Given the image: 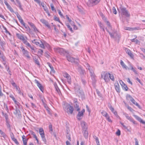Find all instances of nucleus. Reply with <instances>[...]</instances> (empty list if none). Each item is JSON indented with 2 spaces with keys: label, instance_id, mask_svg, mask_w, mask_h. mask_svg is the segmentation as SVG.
I'll return each instance as SVG.
<instances>
[{
  "label": "nucleus",
  "instance_id": "nucleus-1",
  "mask_svg": "<svg viewBox=\"0 0 145 145\" xmlns=\"http://www.w3.org/2000/svg\"><path fill=\"white\" fill-rule=\"evenodd\" d=\"M104 21L108 27V29L106 28L105 29L109 33L111 38L116 39H119L120 37V35L117 33V31L114 29L112 28L109 22L106 19Z\"/></svg>",
  "mask_w": 145,
  "mask_h": 145
},
{
  "label": "nucleus",
  "instance_id": "nucleus-2",
  "mask_svg": "<svg viewBox=\"0 0 145 145\" xmlns=\"http://www.w3.org/2000/svg\"><path fill=\"white\" fill-rule=\"evenodd\" d=\"M63 107L65 111L68 114H72L74 110L73 107L69 104L65 103L63 105Z\"/></svg>",
  "mask_w": 145,
  "mask_h": 145
},
{
  "label": "nucleus",
  "instance_id": "nucleus-3",
  "mask_svg": "<svg viewBox=\"0 0 145 145\" xmlns=\"http://www.w3.org/2000/svg\"><path fill=\"white\" fill-rule=\"evenodd\" d=\"M85 66L86 69L89 70L92 79L94 80H95V76L93 71L94 68L90 66L88 63L86 64Z\"/></svg>",
  "mask_w": 145,
  "mask_h": 145
},
{
  "label": "nucleus",
  "instance_id": "nucleus-4",
  "mask_svg": "<svg viewBox=\"0 0 145 145\" xmlns=\"http://www.w3.org/2000/svg\"><path fill=\"white\" fill-rule=\"evenodd\" d=\"M74 89L76 93L79 96L82 97L84 93L83 91L80 89V87L78 84H75Z\"/></svg>",
  "mask_w": 145,
  "mask_h": 145
},
{
  "label": "nucleus",
  "instance_id": "nucleus-5",
  "mask_svg": "<svg viewBox=\"0 0 145 145\" xmlns=\"http://www.w3.org/2000/svg\"><path fill=\"white\" fill-rule=\"evenodd\" d=\"M54 50L56 53H59L61 55L63 56H66L68 54L67 51H65L64 49L62 48H54Z\"/></svg>",
  "mask_w": 145,
  "mask_h": 145
},
{
  "label": "nucleus",
  "instance_id": "nucleus-6",
  "mask_svg": "<svg viewBox=\"0 0 145 145\" xmlns=\"http://www.w3.org/2000/svg\"><path fill=\"white\" fill-rule=\"evenodd\" d=\"M101 77L103 78L106 82H108L110 81L109 77V73L103 72L101 74Z\"/></svg>",
  "mask_w": 145,
  "mask_h": 145
},
{
  "label": "nucleus",
  "instance_id": "nucleus-7",
  "mask_svg": "<svg viewBox=\"0 0 145 145\" xmlns=\"http://www.w3.org/2000/svg\"><path fill=\"white\" fill-rule=\"evenodd\" d=\"M22 40V41L23 43L26 45L27 47L30 48L31 49L32 53H34L35 52V50L34 48L28 42L25 37Z\"/></svg>",
  "mask_w": 145,
  "mask_h": 145
},
{
  "label": "nucleus",
  "instance_id": "nucleus-8",
  "mask_svg": "<svg viewBox=\"0 0 145 145\" xmlns=\"http://www.w3.org/2000/svg\"><path fill=\"white\" fill-rule=\"evenodd\" d=\"M22 52L23 53V54L24 56L26 57L27 59H29L30 58V57L29 55V52L26 50H25L24 47H21L20 48Z\"/></svg>",
  "mask_w": 145,
  "mask_h": 145
},
{
  "label": "nucleus",
  "instance_id": "nucleus-9",
  "mask_svg": "<svg viewBox=\"0 0 145 145\" xmlns=\"http://www.w3.org/2000/svg\"><path fill=\"white\" fill-rule=\"evenodd\" d=\"M39 41L40 42L39 46L40 48L43 49H45V47H46L47 48H49V47L50 46L49 44L44 41L43 40L42 41L41 40H39Z\"/></svg>",
  "mask_w": 145,
  "mask_h": 145
},
{
  "label": "nucleus",
  "instance_id": "nucleus-10",
  "mask_svg": "<svg viewBox=\"0 0 145 145\" xmlns=\"http://www.w3.org/2000/svg\"><path fill=\"white\" fill-rule=\"evenodd\" d=\"M120 10L121 12V14L122 15L125 16L127 17H129L130 16V14L128 13L127 11L126 8L122 7H120Z\"/></svg>",
  "mask_w": 145,
  "mask_h": 145
},
{
  "label": "nucleus",
  "instance_id": "nucleus-11",
  "mask_svg": "<svg viewBox=\"0 0 145 145\" xmlns=\"http://www.w3.org/2000/svg\"><path fill=\"white\" fill-rule=\"evenodd\" d=\"M66 57L67 60L71 62V63H74L76 64H77L78 63V60L77 58H74L73 57L68 56L67 54L66 55Z\"/></svg>",
  "mask_w": 145,
  "mask_h": 145
},
{
  "label": "nucleus",
  "instance_id": "nucleus-12",
  "mask_svg": "<svg viewBox=\"0 0 145 145\" xmlns=\"http://www.w3.org/2000/svg\"><path fill=\"white\" fill-rule=\"evenodd\" d=\"M100 1V0H89L87 4L89 6H91L97 4Z\"/></svg>",
  "mask_w": 145,
  "mask_h": 145
},
{
  "label": "nucleus",
  "instance_id": "nucleus-13",
  "mask_svg": "<svg viewBox=\"0 0 145 145\" xmlns=\"http://www.w3.org/2000/svg\"><path fill=\"white\" fill-rule=\"evenodd\" d=\"M74 107L75 110L77 111H79L80 108L79 107V103L76 99H74L73 100Z\"/></svg>",
  "mask_w": 145,
  "mask_h": 145
},
{
  "label": "nucleus",
  "instance_id": "nucleus-14",
  "mask_svg": "<svg viewBox=\"0 0 145 145\" xmlns=\"http://www.w3.org/2000/svg\"><path fill=\"white\" fill-rule=\"evenodd\" d=\"M123 114L125 116V117L127 120L132 122L134 124H136L135 121L133 119L131 116H129L128 114L126 113H124Z\"/></svg>",
  "mask_w": 145,
  "mask_h": 145
},
{
  "label": "nucleus",
  "instance_id": "nucleus-15",
  "mask_svg": "<svg viewBox=\"0 0 145 145\" xmlns=\"http://www.w3.org/2000/svg\"><path fill=\"white\" fill-rule=\"evenodd\" d=\"M102 115L105 117L106 118V119L109 122H112V120L110 118V117L108 114L105 111H103L101 112Z\"/></svg>",
  "mask_w": 145,
  "mask_h": 145
},
{
  "label": "nucleus",
  "instance_id": "nucleus-16",
  "mask_svg": "<svg viewBox=\"0 0 145 145\" xmlns=\"http://www.w3.org/2000/svg\"><path fill=\"white\" fill-rule=\"evenodd\" d=\"M63 75L64 77L66 78L67 80V82L69 84H71V78L70 76L67 72L63 73Z\"/></svg>",
  "mask_w": 145,
  "mask_h": 145
},
{
  "label": "nucleus",
  "instance_id": "nucleus-17",
  "mask_svg": "<svg viewBox=\"0 0 145 145\" xmlns=\"http://www.w3.org/2000/svg\"><path fill=\"white\" fill-rule=\"evenodd\" d=\"M127 97L130 98L131 101L135 105L137 106L138 107L140 108V106L138 103L136 102L135 100L130 95H128Z\"/></svg>",
  "mask_w": 145,
  "mask_h": 145
},
{
  "label": "nucleus",
  "instance_id": "nucleus-18",
  "mask_svg": "<svg viewBox=\"0 0 145 145\" xmlns=\"http://www.w3.org/2000/svg\"><path fill=\"white\" fill-rule=\"evenodd\" d=\"M35 83L37 84V86L40 89V91L42 92H43L44 89L43 86L36 79H35Z\"/></svg>",
  "mask_w": 145,
  "mask_h": 145
},
{
  "label": "nucleus",
  "instance_id": "nucleus-19",
  "mask_svg": "<svg viewBox=\"0 0 145 145\" xmlns=\"http://www.w3.org/2000/svg\"><path fill=\"white\" fill-rule=\"evenodd\" d=\"M78 111L79 112L77 114V118L78 120H80L82 119L81 117L83 116L84 113L85 112V110L84 109H83L81 111Z\"/></svg>",
  "mask_w": 145,
  "mask_h": 145
},
{
  "label": "nucleus",
  "instance_id": "nucleus-20",
  "mask_svg": "<svg viewBox=\"0 0 145 145\" xmlns=\"http://www.w3.org/2000/svg\"><path fill=\"white\" fill-rule=\"evenodd\" d=\"M40 21L45 26L47 27L48 28L51 29V26L49 24L48 22L44 19H42L40 20Z\"/></svg>",
  "mask_w": 145,
  "mask_h": 145
},
{
  "label": "nucleus",
  "instance_id": "nucleus-21",
  "mask_svg": "<svg viewBox=\"0 0 145 145\" xmlns=\"http://www.w3.org/2000/svg\"><path fill=\"white\" fill-rule=\"evenodd\" d=\"M28 23L30 26L33 29L34 31L36 33H37L39 32L38 29L33 24L30 22H29Z\"/></svg>",
  "mask_w": 145,
  "mask_h": 145
},
{
  "label": "nucleus",
  "instance_id": "nucleus-22",
  "mask_svg": "<svg viewBox=\"0 0 145 145\" xmlns=\"http://www.w3.org/2000/svg\"><path fill=\"white\" fill-rule=\"evenodd\" d=\"M125 50L126 53L131 58H133L134 57V55L132 53L131 51L128 48H126L125 49Z\"/></svg>",
  "mask_w": 145,
  "mask_h": 145
},
{
  "label": "nucleus",
  "instance_id": "nucleus-23",
  "mask_svg": "<svg viewBox=\"0 0 145 145\" xmlns=\"http://www.w3.org/2000/svg\"><path fill=\"white\" fill-rule=\"evenodd\" d=\"M120 83L122 86L123 89H124L125 91H127L128 90V88L127 85L121 80L120 82Z\"/></svg>",
  "mask_w": 145,
  "mask_h": 145
},
{
  "label": "nucleus",
  "instance_id": "nucleus-24",
  "mask_svg": "<svg viewBox=\"0 0 145 145\" xmlns=\"http://www.w3.org/2000/svg\"><path fill=\"white\" fill-rule=\"evenodd\" d=\"M124 29L125 30L132 31L135 30H138V28L137 27L131 28L128 27H125Z\"/></svg>",
  "mask_w": 145,
  "mask_h": 145
},
{
  "label": "nucleus",
  "instance_id": "nucleus-25",
  "mask_svg": "<svg viewBox=\"0 0 145 145\" xmlns=\"http://www.w3.org/2000/svg\"><path fill=\"white\" fill-rule=\"evenodd\" d=\"M120 65L122 66L123 68L125 69L126 70L129 69L128 67L121 60L120 61Z\"/></svg>",
  "mask_w": 145,
  "mask_h": 145
},
{
  "label": "nucleus",
  "instance_id": "nucleus-26",
  "mask_svg": "<svg viewBox=\"0 0 145 145\" xmlns=\"http://www.w3.org/2000/svg\"><path fill=\"white\" fill-rule=\"evenodd\" d=\"M115 89L118 92H120V86L118 83H116L115 84Z\"/></svg>",
  "mask_w": 145,
  "mask_h": 145
},
{
  "label": "nucleus",
  "instance_id": "nucleus-27",
  "mask_svg": "<svg viewBox=\"0 0 145 145\" xmlns=\"http://www.w3.org/2000/svg\"><path fill=\"white\" fill-rule=\"evenodd\" d=\"M16 36L19 39L22 40L24 38L23 34H20L18 33L16 34Z\"/></svg>",
  "mask_w": 145,
  "mask_h": 145
},
{
  "label": "nucleus",
  "instance_id": "nucleus-28",
  "mask_svg": "<svg viewBox=\"0 0 145 145\" xmlns=\"http://www.w3.org/2000/svg\"><path fill=\"white\" fill-rule=\"evenodd\" d=\"M83 131L84 132V136L86 138L88 137V132L87 131L86 129L85 128H84V129H83Z\"/></svg>",
  "mask_w": 145,
  "mask_h": 145
},
{
  "label": "nucleus",
  "instance_id": "nucleus-29",
  "mask_svg": "<svg viewBox=\"0 0 145 145\" xmlns=\"http://www.w3.org/2000/svg\"><path fill=\"white\" fill-rule=\"evenodd\" d=\"M39 133L41 137L45 136L44 130L42 128H40L39 129Z\"/></svg>",
  "mask_w": 145,
  "mask_h": 145
},
{
  "label": "nucleus",
  "instance_id": "nucleus-30",
  "mask_svg": "<svg viewBox=\"0 0 145 145\" xmlns=\"http://www.w3.org/2000/svg\"><path fill=\"white\" fill-rule=\"evenodd\" d=\"M133 116L136 119L138 120L141 123H142L143 121L140 117H139L137 115H134Z\"/></svg>",
  "mask_w": 145,
  "mask_h": 145
},
{
  "label": "nucleus",
  "instance_id": "nucleus-31",
  "mask_svg": "<svg viewBox=\"0 0 145 145\" xmlns=\"http://www.w3.org/2000/svg\"><path fill=\"white\" fill-rule=\"evenodd\" d=\"M22 140L24 145H27V140L25 138V136L23 135L22 136Z\"/></svg>",
  "mask_w": 145,
  "mask_h": 145
},
{
  "label": "nucleus",
  "instance_id": "nucleus-32",
  "mask_svg": "<svg viewBox=\"0 0 145 145\" xmlns=\"http://www.w3.org/2000/svg\"><path fill=\"white\" fill-rule=\"evenodd\" d=\"M78 70L79 72L81 74H83L84 72V70L83 69L81 66H78Z\"/></svg>",
  "mask_w": 145,
  "mask_h": 145
},
{
  "label": "nucleus",
  "instance_id": "nucleus-33",
  "mask_svg": "<svg viewBox=\"0 0 145 145\" xmlns=\"http://www.w3.org/2000/svg\"><path fill=\"white\" fill-rule=\"evenodd\" d=\"M41 6L44 9V10L46 12H48V8H47L46 6L44 4V3H41Z\"/></svg>",
  "mask_w": 145,
  "mask_h": 145
},
{
  "label": "nucleus",
  "instance_id": "nucleus-34",
  "mask_svg": "<svg viewBox=\"0 0 145 145\" xmlns=\"http://www.w3.org/2000/svg\"><path fill=\"white\" fill-rule=\"evenodd\" d=\"M109 77L112 81H114L115 79L113 74L109 73Z\"/></svg>",
  "mask_w": 145,
  "mask_h": 145
},
{
  "label": "nucleus",
  "instance_id": "nucleus-35",
  "mask_svg": "<svg viewBox=\"0 0 145 145\" xmlns=\"http://www.w3.org/2000/svg\"><path fill=\"white\" fill-rule=\"evenodd\" d=\"M31 42L33 44L36 45L37 46H39V45L40 41H38L36 39H34L31 40Z\"/></svg>",
  "mask_w": 145,
  "mask_h": 145
},
{
  "label": "nucleus",
  "instance_id": "nucleus-36",
  "mask_svg": "<svg viewBox=\"0 0 145 145\" xmlns=\"http://www.w3.org/2000/svg\"><path fill=\"white\" fill-rule=\"evenodd\" d=\"M16 0V5L18 7H19V8H20L21 10H22V6L21 4L20 3L19 1H18V0Z\"/></svg>",
  "mask_w": 145,
  "mask_h": 145
},
{
  "label": "nucleus",
  "instance_id": "nucleus-37",
  "mask_svg": "<svg viewBox=\"0 0 145 145\" xmlns=\"http://www.w3.org/2000/svg\"><path fill=\"white\" fill-rule=\"evenodd\" d=\"M33 59L34 60L35 63L38 65H40V63L39 60L36 56L33 57Z\"/></svg>",
  "mask_w": 145,
  "mask_h": 145
},
{
  "label": "nucleus",
  "instance_id": "nucleus-38",
  "mask_svg": "<svg viewBox=\"0 0 145 145\" xmlns=\"http://www.w3.org/2000/svg\"><path fill=\"white\" fill-rule=\"evenodd\" d=\"M81 125L83 129H84V128H85L86 129V123L84 121H81Z\"/></svg>",
  "mask_w": 145,
  "mask_h": 145
},
{
  "label": "nucleus",
  "instance_id": "nucleus-39",
  "mask_svg": "<svg viewBox=\"0 0 145 145\" xmlns=\"http://www.w3.org/2000/svg\"><path fill=\"white\" fill-rule=\"evenodd\" d=\"M129 66L130 69H131L132 71H133L135 73V74H137L138 73L137 71L136 70H135V69H134L133 68V66L131 64H130Z\"/></svg>",
  "mask_w": 145,
  "mask_h": 145
},
{
  "label": "nucleus",
  "instance_id": "nucleus-40",
  "mask_svg": "<svg viewBox=\"0 0 145 145\" xmlns=\"http://www.w3.org/2000/svg\"><path fill=\"white\" fill-rule=\"evenodd\" d=\"M98 25L101 29L103 27H105V26L100 21H98Z\"/></svg>",
  "mask_w": 145,
  "mask_h": 145
},
{
  "label": "nucleus",
  "instance_id": "nucleus-41",
  "mask_svg": "<svg viewBox=\"0 0 145 145\" xmlns=\"http://www.w3.org/2000/svg\"><path fill=\"white\" fill-rule=\"evenodd\" d=\"M55 89H56V91L57 92L58 94L59 95H60L61 94V93L60 90L59 89V88H58V86H57V85H55Z\"/></svg>",
  "mask_w": 145,
  "mask_h": 145
},
{
  "label": "nucleus",
  "instance_id": "nucleus-42",
  "mask_svg": "<svg viewBox=\"0 0 145 145\" xmlns=\"http://www.w3.org/2000/svg\"><path fill=\"white\" fill-rule=\"evenodd\" d=\"M0 134L1 136L4 138H5L7 137L5 133L1 130H0Z\"/></svg>",
  "mask_w": 145,
  "mask_h": 145
},
{
  "label": "nucleus",
  "instance_id": "nucleus-43",
  "mask_svg": "<svg viewBox=\"0 0 145 145\" xmlns=\"http://www.w3.org/2000/svg\"><path fill=\"white\" fill-rule=\"evenodd\" d=\"M17 17L20 23L22 24H24V22L23 20L22 19L21 17L20 16H18Z\"/></svg>",
  "mask_w": 145,
  "mask_h": 145
},
{
  "label": "nucleus",
  "instance_id": "nucleus-44",
  "mask_svg": "<svg viewBox=\"0 0 145 145\" xmlns=\"http://www.w3.org/2000/svg\"><path fill=\"white\" fill-rule=\"evenodd\" d=\"M38 53L39 55L40 56L42 55L43 53V51L41 49H39L38 50Z\"/></svg>",
  "mask_w": 145,
  "mask_h": 145
},
{
  "label": "nucleus",
  "instance_id": "nucleus-45",
  "mask_svg": "<svg viewBox=\"0 0 145 145\" xmlns=\"http://www.w3.org/2000/svg\"><path fill=\"white\" fill-rule=\"evenodd\" d=\"M66 17L67 18V19L68 20L69 22L71 24H73L74 23V22H73L69 18V17L67 15H66Z\"/></svg>",
  "mask_w": 145,
  "mask_h": 145
},
{
  "label": "nucleus",
  "instance_id": "nucleus-46",
  "mask_svg": "<svg viewBox=\"0 0 145 145\" xmlns=\"http://www.w3.org/2000/svg\"><path fill=\"white\" fill-rule=\"evenodd\" d=\"M9 97L10 98H11L12 99V100L14 102L16 101V100L15 99V98L14 97V96L12 95V94H10V95H9Z\"/></svg>",
  "mask_w": 145,
  "mask_h": 145
},
{
  "label": "nucleus",
  "instance_id": "nucleus-47",
  "mask_svg": "<svg viewBox=\"0 0 145 145\" xmlns=\"http://www.w3.org/2000/svg\"><path fill=\"white\" fill-rule=\"evenodd\" d=\"M54 20H55L58 22L60 23H61L62 24V23L60 22L59 18L57 17H56V16H54Z\"/></svg>",
  "mask_w": 145,
  "mask_h": 145
},
{
  "label": "nucleus",
  "instance_id": "nucleus-48",
  "mask_svg": "<svg viewBox=\"0 0 145 145\" xmlns=\"http://www.w3.org/2000/svg\"><path fill=\"white\" fill-rule=\"evenodd\" d=\"M16 108H19L20 103L17 101L14 102Z\"/></svg>",
  "mask_w": 145,
  "mask_h": 145
},
{
  "label": "nucleus",
  "instance_id": "nucleus-49",
  "mask_svg": "<svg viewBox=\"0 0 145 145\" xmlns=\"http://www.w3.org/2000/svg\"><path fill=\"white\" fill-rule=\"evenodd\" d=\"M0 58L2 59L3 61H5V58L3 56V54L1 52H0Z\"/></svg>",
  "mask_w": 145,
  "mask_h": 145
},
{
  "label": "nucleus",
  "instance_id": "nucleus-50",
  "mask_svg": "<svg viewBox=\"0 0 145 145\" xmlns=\"http://www.w3.org/2000/svg\"><path fill=\"white\" fill-rule=\"evenodd\" d=\"M50 6L51 7V10L52 11H56V10L54 7V5L52 3L50 5Z\"/></svg>",
  "mask_w": 145,
  "mask_h": 145
},
{
  "label": "nucleus",
  "instance_id": "nucleus-51",
  "mask_svg": "<svg viewBox=\"0 0 145 145\" xmlns=\"http://www.w3.org/2000/svg\"><path fill=\"white\" fill-rule=\"evenodd\" d=\"M15 88H16V91H17L20 94L21 93V91H20V88H19L17 86L16 87H15Z\"/></svg>",
  "mask_w": 145,
  "mask_h": 145
},
{
  "label": "nucleus",
  "instance_id": "nucleus-52",
  "mask_svg": "<svg viewBox=\"0 0 145 145\" xmlns=\"http://www.w3.org/2000/svg\"><path fill=\"white\" fill-rule=\"evenodd\" d=\"M112 10L113 13L115 14H116L117 13V12L114 7H113Z\"/></svg>",
  "mask_w": 145,
  "mask_h": 145
},
{
  "label": "nucleus",
  "instance_id": "nucleus-53",
  "mask_svg": "<svg viewBox=\"0 0 145 145\" xmlns=\"http://www.w3.org/2000/svg\"><path fill=\"white\" fill-rule=\"evenodd\" d=\"M25 27V28L27 30H30V28L27 25H25V23H24V24H22Z\"/></svg>",
  "mask_w": 145,
  "mask_h": 145
},
{
  "label": "nucleus",
  "instance_id": "nucleus-54",
  "mask_svg": "<svg viewBox=\"0 0 145 145\" xmlns=\"http://www.w3.org/2000/svg\"><path fill=\"white\" fill-rule=\"evenodd\" d=\"M135 145H139L138 144V141L137 138H135Z\"/></svg>",
  "mask_w": 145,
  "mask_h": 145
},
{
  "label": "nucleus",
  "instance_id": "nucleus-55",
  "mask_svg": "<svg viewBox=\"0 0 145 145\" xmlns=\"http://www.w3.org/2000/svg\"><path fill=\"white\" fill-rule=\"evenodd\" d=\"M41 138L42 139V140L45 143H46V139L45 138V136L41 137Z\"/></svg>",
  "mask_w": 145,
  "mask_h": 145
},
{
  "label": "nucleus",
  "instance_id": "nucleus-56",
  "mask_svg": "<svg viewBox=\"0 0 145 145\" xmlns=\"http://www.w3.org/2000/svg\"><path fill=\"white\" fill-rule=\"evenodd\" d=\"M95 141H96L97 144H99V139H98V138L97 137H95Z\"/></svg>",
  "mask_w": 145,
  "mask_h": 145
},
{
  "label": "nucleus",
  "instance_id": "nucleus-57",
  "mask_svg": "<svg viewBox=\"0 0 145 145\" xmlns=\"http://www.w3.org/2000/svg\"><path fill=\"white\" fill-rule=\"evenodd\" d=\"M67 28L69 29L70 30V31L72 33L73 32V31L72 30V29L70 25L69 26H68Z\"/></svg>",
  "mask_w": 145,
  "mask_h": 145
},
{
  "label": "nucleus",
  "instance_id": "nucleus-58",
  "mask_svg": "<svg viewBox=\"0 0 145 145\" xmlns=\"http://www.w3.org/2000/svg\"><path fill=\"white\" fill-rule=\"evenodd\" d=\"M58 14L61 17H63V16L61 12V11L59 10H58Z\"/></svg>",
  "mask_w": 145,
  "mask_h": 145
},
{
  "label": "nucleus",
  "instance_id": "nucleus-59",
  "mask_svg": "<svg viewBox=\"0 0 145 145\" xmlns=\"http://www.w3.org/2000/svg\"><path fill=\"white\" fill-rule=\"evenodd\" d=\"M116 134L118 136H120V130L118 129L116 133Z\"/></svg>",
  "mask_w": 145,
  "mask_h": 145
},
{
  "label": "nucleus",
  "instance_id": "nucleus-60",
  "mask_svg": "<svg viewBox=\"0 0 145 145\" xmlns=\"http://www.w3.org/2000/svg\"><path fill=\"white\" fill-rule=\"evenodd\" d=\"M44 55L47 58H49L50 56L48 54L47 52H45Z\"/></svg>",
  "mask_w": 145,
  "mask_h": 145
},
{
  "label": "nucleus",
  "instance_id": "nucleus-61",
  "mask_svg": "<svg viewBox=\"0 0 145 145\" xmlns=\"http://www.w3.org/2000/svg\"><path fill=\"white\" fill-rule=\"evenodd\" d=\"M127 81L129 84H132V83L131 82L130 80V79L129 78H128L127 79Z\"/></svg>",
  "mask_w": 145,
  "mask_h": 145
},
{
  "label": "nucleus",
  "instance_id": "nucleus-62",
  "mask_svg": "<svg viewBox=\"0 0 145 145\" xmlns=\"http://www.w3.org/2000/svg\"><path fill=\"white\" fill-rule=\"evenodd\" d=\"M127 108L131 112H132V111L133 110V109H132V108L131 107L129 106H127Z\"/></svg>",
  "mask_w": 145,
  "mask_h": 145
},
{
  "label": "nucleus",
  "instance_id": "nucleus-63",
  "mask_svg": "<svg viewBox=\"0 0 145 145\" xmlns=\"http://www.w3.org/2000/svg\"><path fill=\"white\" fill-rule=\"evenodd\" d=\"M80 145H85V141L83 140L81 141L80 143Z\"/></svg>",
  "mask_w": 145,
  "mask_h": 145
},
{
  "label": "nucleus",
  "instance_id": "nucleus-64",
  "mask_svg": "<svg viewBox=\"0 0 145 145\" xmlns=\"http://www.w3.org/2000/svg\"><path fill=\"white\" fill-rule=\"evenodd\" d=\"M12 140L16 144H18V142L17 141V140L15 138H14V139H13Z\"/></svg>",
  "mask_w": 145,
  "mask_h": 145
}]
</instances>
